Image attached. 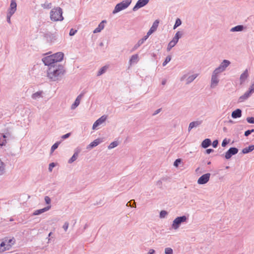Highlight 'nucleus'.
<instances>
[{
    "label": "nucleus",
    "mask_w": 254,
    "mask_h": 254,
    "mask_svg": "<svg viewBox=\"0 0 254 254\" xmlns=\"http://www.w3.org/2000/svg\"><path fill=\"white\" fill-rule=\"evenodd\" d=\"M182 24V21L180 19V18H177L176 20V22H175V23L174 25V27H173V29H175L176 28H177L178 27H179V26H180Z\"/></svg>",
    "instance_id": "obj_39"
},
{
    "label": "nucleus",
    "mask_w": 254,
    "mask_h": 254,
    "mask_svg": "<svg viewBox=\"0 0 254 254\" xmlns=\"http://www.w3.org/2000/svg\"><path fill=\"white\" fill-rule=\"evenodd\" d=\"M65 70L62 64H56L51 66L47 70L48 77L53 81L61 80Z\"/></svg>",
    "instance_id": "obj_1"
},
{
    "label": "nucleus",
    "mask_w": 254,
    "mask_h": 254,
    "mask_svg": "<svg viewBox=\"0 0 254 254\" xmlns=\"http://www.w3.org/2000/svg\"><path fill=\"white\" fill-rule=\"evenodd\" d=\"M148 37L145 35L142 39H140L137 43L134 45L132 49V51H133L139 48L148 39Z\"/></svg>",
    "instance_id": "obj_21"
},
{
    "label": "nucleus",
    "mask_w": 254,
    "mask_h": 254,
    "mask_svg": "<svg viewBox=\"0 0 254 254\" xmlns=\"http://www.w3.org/2000/svg\"><path fill=\"white\" fill-rule=\"evenodd\" d=\"M211 144V141L209 138H206L202 141L201 146L203 148H207Z\"/></svg>",
    "instance_id": "obj_28"
},
{
    "label": "nucleus",
    "mask_w": 254,
    "mask_h": 254,
    "mask_svg": "<svg viewBox=\"0 0 254 254\" xmlns=\"http://www.w3.org/2000/svg\"><path fill=\"white\" fill-rule=\"evenodd\" d=\"M138 55L137 54H135L132 55L129 61V64L131 65L132 64L136 63L138 61Z\"/></svg>",
    "instance_id": "obj_29"
},
{
    "label": "nucleus",
    "mask_w": 254,
    "mask_h": 254,
    "mask_svg": "<svg viewBox=\"0 0 254 254\" xmlns=\"http://www.w3.org/2000/svg\"><path fill=\"white\" fill-rule=\"evenodd\" d=\"M246 29V27L243 25H237L230 29L231 32H241Z\"/></svg>",
    "instance_id": "obj_27"
},
{
    "label": "nucleus",
    "mask_w": 254,
    "mask_h": 254,
    "mask_svg": "<svg viewBox=\"0 0 254 254\" xmlns=\"http://www.w3.org/2000/svg\"><path fill=\"white\" fill-rule=\"evenodd\" d=\"M161 111V109L160 108V109H158L157 110H156L154 113L153 114V116H155L156 115L158 114V113H159L160 112V111Z\"/></svg>",
    "instance_id": "obj_61"
},
{
    "label": "nucleus",
    "mask_w": 254,
    "mask_h": 254,
    "mask_svg": "<svg viewBox=\"0 0 254 254\" xmlns=\"http://www.w3.org/2000/svg\"><path fill=\"white\" fill-rule=\"evenodd\" d=\"M13 130L12 126H7L4 128L2 130V133H1V136L3 137V139L7 140V139L8 140L9 139L12 138Z\"/></svg>",
    "instance_id": "obj_5"
},
{
    "label": "nucleus",
    "mask_w": 254,
    "mask_h": 254,
    "mask_svg": "<svg viewBox=\"0 0 254 254\" xmlns=\"http://www.w3.org/2000/svg\"><path fill=\"white\" fill-rule=\"evenodd\" d=\"M239 150L236 147H230L228 150L225 153V158L226 159H229L233 155L238 153Z\"/></svg>",
    "instance_id": "obj_7"
},
{
    "label": "nucleus",
    "mask_w": 254,
    "mask_h": 254,
    "mask_svg": "<svg viewBox=\"0 0 254 254\" xmlns=\"http://www.w3.org/2000/svg\"><path fill=\"white\" fill-rule=\"evenodd\" d=\"M188 218L186 216L183 215L182 216L177 217L173 221L172 224V228L174 230H177L180 226L182 223L187 221Z\"/></svg>",
    "instance_id": "obj_4"
},
{
    "label": "nucleus",
    "mask_w": 254,
    "mask_h": 254,
    "mask_svg": "<svg viewBox=\"0 0 254 254\" xmlns=\"http://www.w3.org/2000/svg\"><path fill=\"white\" fill-rule=\"evenodd\" d=\"M44 199L46 204H50L51 203V199L48 196H46Z\"/></svg>",
    "instance_id": "obj_52"
},
{
    "label": "nucleus",
    "mask_w": 254,
    "mask_h": 254,
    "mask_svg": "<svg viewBox=\"0 0 254 254\" xmlns=\"http://www.w3.org/2000/svg\"><path fill=\"white\" fill-rule=\"evenodd\" d=\"M131 0H126L118 3L113 11V13L115 14L120 11L127 8L131 3Z\"/></svg>",
    "instance_id": "obj_3"
},
{
    "label": "nucleus",
    "mask_w": 254,
    "mask_h": 254,
    "mask_svg": "<svg viewBox=\"0 0 254 254\" xmlns=\"http://www.w3.org/2000/svg\"><path fill=\"white\" fill-rule=\"evenodd\" d=\"M149 2V0H138L135 5L132 8L133 11L137 10L139 8L146 5Z\"/></svg>",
    "instance_id": "obj_9"
},
{
    "label": "nucleus",
    "mask_w": 254,
    "mask_h": 254,
    "mask_svg": "<svg viewBox=\"0 0 254 254\" xmlns=\"http://www.w3.org/2000/svg\"><path fill=\"white\" fill-rule=\"evenodd\" d=\"M218 140L217 139L214 140L213 141V142L212 143V146L214 148H216L218 146Z\"/></svg>",
    "instance_id": "obj_56"
},
{
    "label": "nucleus",
    "mask_w": 254,
    "mask_h": 254,
    "mask_svg": "<svg viewBox=\"0 0 254 254\" xmlns=\"http://www.w3.org/2000/svg\"><path fill=\"white\" fill-rule=\"evenodd\" d=\"M254 150V145H250L248 147L244 148L243 149L242 152L243 154H247L249 152L253 151Z\"/></svg>",
    "instance_id": "obj_31"
},
{
    "label": "nucleus",
    "mask_w": 254,
    "mask_h": 254,
    "mask_svg": "<svg viewBox=\"0 0 254 254\" xmlns=\"http://www.w3.org/2000/svg\"><path fill=\"white\" fill-rule=\"evenodd\" d=\"M242 110L240 109H237L233 111L231 114V117L233 119L240 118L242 116Z\"/></svg>",
    "instance_id": "obj_25"
},
{
    "label": "nucleus",
    "mask_w": 254,
    "mask_h": 254,
    "mask_svg": "<svg viewBox=\"0 0 254 254\" xmlns=\"http://www.w3.org/2000/svg\"><path fill=\"white\" fill-rule=\"evenodd\" d=\"M68 225H69V223L67 222H65L64 223L63 228L64 229L65 232H66L67 231L68 227Z\"/></svg>",
    "instance_id": "obj_55"
},
{
    "label": "nucleus",
    "mask_w": 254,
    "mask_h": 254,
    "mask_svg": "<svg viewBox=\"0 0 254 254\" xmlns=\"http://www.w3.org/2000/svg\"><path fill=\"white\" fill-rule=\"evenodd\" d=\"M56 166V164L54 162L53 163H51L49 164V172H52V170H53V168L55 167Z\"/></svg>",
    "instance_id": "obj_51"
},
{
    "label": "nucleus",
    "mask_w": 254,
    "mask_h": 254,
    "mask_svg": "<svg viewBox=\"0 0 254 254\" xmlns=\"http://www.w3.org/2000/svg\"><path fill=\"white\" fill-rule=\"evenodd\" d=\"M80 151H81V149L80 148H79V147L76 148L74 149V153L73 155L68 160V163L69 164H71V163H73L74 161H75L77 159V158L78 156V154L80 152Z\"/></svg>",
    "instance_id": "obj_15"
},
{
    "label": "nucleus",
    "mask_w": 254,
    "mask_h": 254,
    "mask_svg": "<svg viewBox=\"0 0 254 254\" xmlns=\"http://www.w3.org/2000/svg\"><path fill=\"white\" fill-rule=\"evenodd\" d=\"M182 35L183 34L180 31H178L176 33L172 40L171 41L168 45L167 48V51H170L171 49L176 45V44L178 42L179 39L182 37Z\"/></svg>",
    "instance_id": "obj_6"
},
{
    "label": "nucleus",
    "mask_w": 254,
    "mask_h": 254,
    "mask_svg": "<svg viewBox=\"0 0 254 254\" xmlns=\"http://www.w3.org/2000/svg\"><path fill=\"white\" fill-rule=\"evenodd\" d=\"M210 177V173H206L201 177H200L197 180V183L199 185H204L206 184L209 180Z\"/></svg>",
    "instance_id": "obj_8"
},
{
    "label": "nucleus",
    "mask_w": 254,
    "mask_h": 254,
    "mask_svg": "<svg viewBox=\"0 0 254 254\" xmlns=\"http://www.w3.org/2000/svg\"><path fill=\"white\" fill-rule=\"evenodd\" d=\"M106 119L107 116H102L101 117H100L99 119L96 120L93 124V125L92 126V129H95L97 127L104 123L106 121Z\"/></svg>",
    "instance_id": "obj_11"
},
{
    "label": "nucleus",
    "mask_w": 254,
    "mask_h": 254,
    "mask_svg": "<svg viewBox=\"0 0 254 254\" xmlns=\"http://www.w3.org/2000/svg\"><path fill=\"white\" fill-rule=\"evenodd\" d=\"M41 6L44 9H50L52 7V3L46 1L44 3L41 4Z\"/></svg>",
    "instance_id": "obj_37"
},
{
    "label": "nucleus",
    "mask_w": 254,
    "mask_h": 254,
    "mask_svg": "<svg viewBox=\"0 0 254 254\" xmlns=\"http://www.w3.org/2000/svg\"><path fill=\"white\" fill-rule=\"evenodd\" d=\"M17 9V4L15 0H11L9 8L8 9V13L14 14Z\"/></svg>",
    "instance_id": "obj_17"
},
{
    "label": "nucleus",
    "mask_w": 254,
    "mask_h": 254,
    "mask_svg": "<svg viewBox=\"0 0 254 254\" xmlns=\"http://www.w3.org/2000/svg\"><path fill=\"white\" fill-rule=\"evenodd\" d=\"M251 93H249L248 91H247L245 93L240 97L239 100L240 102H243L246 100H247L251 95Z\"/></svg>",
    "instance_id": "obj_33"
},
{
    "label": "nucleus",
    "mask_w": 254,
    "mask_h": 254,
    "mask_svg": "<svg viewBox=\"0 0 254 254\" xmlns=\"http://www.w3.org/2000/svg\"><path fill=\"white\" fill-rule=\"evenodd\" d=\"M107 69V66H104L101 67L97 73V75L100 76L105 72Z\"/></svg>",
    "instance_id": "obj_38"
},
{
    "label": "nucleus",
    "mask_w": 254,
    "mask_h": 254,
    "mask_svg": "<svg viewBox=\"0 0 254 254\" xmlns=\"http://www.w3.org/2000/svg\"><path fill=\"white\" fill-rule=\"evenodd\" d=\"M4 171V166L3 163L0 160V175L3 174Z\"/></svg>",
    "instance_id": "obj_42"
},
{
    "label": "nucleus",
    "mask_w": 254,
    "mask_h": 254,
    "mask_svg": "<svg viewBox=\"0 0 254 254\" xmlns=\"http://www.w3.org/2000/svg\"><path fill=\"white\" fill-rule=\"evenodd\" d=\"M63 10L60 7H54L50 11V19L53 21H63Z\"/></svg>",
    "instance_id": "obj_2"
},
{
    "label": "nucleus",
    "mask_w": 254,
    "mask_h": 254,
    "mask_svg": "<svg viewBox=\"0 0 254 254\" xmlns=\"http://www.w3.org/2000/svg\"><path fill=\"white\" fill-rule=\"evenodd\" d=\"M44 38L46 39L47 42L50 43H53L56 40V35L50 32L45 34Z\"/></svg>",
    "instance_id": "obj_13"
},
{
    "label": "nucleus",
    "mask_w": 254,
    "mask_h": 254,
    "mask_svg": "<svg viewBox=\"0 0 254 254\" xmlns=\"http://www.w3.org/2000/svg\"><path fill=\"white\" fill-rule=\"evenodd\" d=\"M246 120L250 124H254V117H248Z\"/></svg>",
    "instance_id": "obj_49"
},
{
    "label": "nucleus",
    "mask_w": 254,
    "mask_h": 254,
    "mask_svg": "<svg viewBox=\"0 0 254 254\" xmlns=\"http://www.w3.org/2000/svg\"><path fill=\"white\" fill-rule=\"evenodd\" d=\"M218 75L212 73L211 79V87L214 88L219 83Z\"/></svg>",
    "instance_id": "obj_16"
},
{
    "label": "nucleus",
    "mask_w": 254,
    "mask_h": 254,
    "mask_svg": "<svg viewBox=\"0 0 254 254\" xmlns=\"http://www.w3.org/2000/svg\"><path fill=\"white\" fill-rule=\"evenodd\" d=\"M42 61L46 65L50 66V67L54 64H56L52 55L43 58Z\"/></svg>",
    "instance_id": "obj_10"
},
{
    "label": "nucleus",
    "mask_w": 254,
    "mask_h": 254,
    "mask_svg": "<svg viewBox=\"0 0 254 254\" xmlns=\"http://www.w3.org/2000/svg\"><path fill=\"white\" fill-rule=\"evenodd\" d=\"M173 251L171 248H166L165 249V254H173Z\"/></svg>",
    "instance_id": "obj_45"
},
{
    "label": "nucleus",
    "mask_w": 254,
    "mask_h": 254,
    "mask_svg": "<svg viewBox=\"0 0 254 254\" xmlns=\"http://www.w3.org/2000/svg\"><path fill=\"white\" fill-rule=\"evenodd\" d=\"M83 96V93H81L79 94L77 98H76L74 102L72 104L71 106V109L73 110L75 109L80 104V100L82 96Z\"/></svg>",
    "instance_id": "obj_22"
},
{
    "label": "nucleus",
    "mask_w": 254,
    "mask_h": 254,
    "mask_svg": "<svg viewBox=\"0 0 254 254\" xmlns=\"http://www.w3.org/2000/svg\"><path fill=\"white\" fill-rule=\"evenodd\" d=\"M229 61L224 60L218 66L223 71H224L226 68L230 64Z\"/></svg>",
    "instance_id": "obj_23"
},
{
    "label": "nucleus",
    "mask_w": 254,
    "mask_h": 254,
    "mask_svg": "<svg viewBox=\"0 0 254 254\" xmlns=\"http://www.w3.org/2000/svg\"><path fill=\"white\" fill-rule=\"evenodd\" d=\"M61 143V141H57L52 145L51 149V153H53L58 147Z\"/></svg>",
    "instance_id": "obj_36"
},
{
    "label": "nucleus",
    "mask_w": 254,
    "mask_h": 254,
    "mask_svg": "<svg viewBox=\"0 0 254 254\" xmlns=\"http://www.w3.org/2000/svg\"><path fill=\"white\" fill-rule=\"evenodd\" d=\"M118 145V142L117 141H113L110 144L108 148L109 149H111L115 148Z\"/></svg>",
    "instance_id": "obj_41"
},
{
    "label": "nucleus",
    "mask_w": 254,
    "mask_h": 254,
    "mask_svg": "<svg viewBox=\"0 0 254 254\" xmlns=\"http://www.w3.org/2000/svg\"><path fill=\"white\" fill-rule=\"evenodd\" d=\"M168 212L165 210H161L160 212V215L159 217L161 218H163L166 217V216L167 215Z\"/></svg>",
    "instance_id": "obj_44"
},
{
    "label": "nucleus",
    "mask_w": 254,
    "mask_h": 254,
    "mask_svg": "<svg viewBox=\"0 0 254 254\" xmlns=\"http://www.w3.org/2000/svg\"><path fill=\"white\" fill-rule=\"evenodd\" d=\"M42 91H38L32 95V98L34 100H37L42 97Z\"/></svg>",
    "instance_id": "obj_34"
},
{
    "label": "nucleus",
    "mask_w": 254,
    "mask_h": 254,
    "mask_svg": "<svg viewBox=\"0 0 254 254\" xmlns=\"http://www.w3.org/2000/svg\"><path fill=\"white\" fill-rule=\"evenodd\" d=\"M171 58H172L171 56L170 55L167 56L165 61L163 63V64H162L163 66H165L171 60Z\"/></svg>",
    "instance_id": "obj_43"
},
{
    "label": "nucleus",
    "mask_w": 254,
    "mask_h": 254,
    "mask_svg": "<svg viewBox=\"0 0 254 254\" xmlns=\"http://www.w3.org/2000/svg\"><path fill=\"white\" fill-rule=\"evenodd\" d=\"M155 252L153 249H150L147 254H154Z\"/></svg>",
    "instance_id": "obj_63"
},
{
    "label": "nucleus",
    "mask_w": 254,
    "mask_h": 254,
    "mask_svg": "<svg viewBox=\"0 0 254 254\" xmlns=\"http://www.w3.org/2000/svg\"><path fill=\"white\" fill-rule=\"evenodd\" d=\"M166 82H167V80L166 79L163 80L162 81V83H161L162 85H165L166 83Z\"/></svg>",
    "instance_id": "obj_64"
},
{
    "label": "nucleus",
    "mask_w": 254,
    "mask_h": 254,
    "mask_svg": "<svg viewBox=\"0 0 254 254\" xmlns=\"http://www.w3.org/2000/svg\"><path fill=\"white\" fill-rule=\"evenodd\" d=\"M248 91L251 94L254 92V83L250 86Z\"/></svg>",
    "instance_id": "obj_54"
},
{
    "label": "nucleus",
    "mask_w": 254,
    "mask_h": 254,
    "mask_svg": "<svg viewBox=\"0 0 254 254\" xmlns=\"http://www.w3.org/2000/svg\"><path fill=\"white\" fill-rule=\"evenodd\" d=\"M188 77V74H185L184 75H183L180 78V80L181 81H184L186 78H187Z\"/></svg>",
    "instance_id": "obj_58"
},
{
    "label": "nucleus",
    "mask_w": 254,
    "mask_h": 254,
    "mask_svg": "<svg viewBox=\"0 0 254 254\" xmlns=\"http://www.w3.org/2000/svg\"><path fill=\"white\" fill-rule=\"evenodd\" d=\"M71 135V133H66L65 134H64L62 136V138L63 139H66L67 138H68Z\"/></svg>",
    "instance_id": "obj_57"
},
{
    "label": "nucleus",
    "mask_w": 254,
    "mask_h": 254,
    "mask_svg": "<svg viewBox=\"0 0 254 254\" xmlns=\"http://www.w3.org/2000/svg\"><path fill=\"white\" fill-rule=\"evenodd\" d=\"M3 242L5 244V248H8V250H9L12 245L15 243V239L13 238L12 239L5 238Z\"/></svg>",
    "instance_id": "obj_18"
},
{
    "label": "nucleus",
    "mask_w": 254,
    "mask_h": 254,
    "mask_svg": "<svg viewBox=\"0 0 254 254\" xmlns=\"http://www.w3.org/2000/svg\"><path fill=\"white\" fill-rule=\"evenodd\" d=\"M106 20H102L101 22H100V24L98 25V27L94 29V30L93 31V33H97L101 32V31L103 30L104 28V23H106Z\"/></svg>",
    "instance_id": "obj_26"
},
{
    "label": "nucleus",
    "mask_w": 254,
    "mask_h": 254,
    "mask_svg": "<svg viewBox=\"0 0 254 254\" xmlns=\"http://www.w3.org/2000/svg\"><path fill=\"white\" fill-rule=\"evenodd\" d=\"M223 72L219 67L216 68L213 71V73L219 75L220 73Z\"/></svg>",
    "instance_id": "obj_47"
},
{
    "label": "nucleus",
    "mask_w": 254,
    "mask_h": 254,
    "mask_svg": "<svg viewBox=\"0 0 254 254\" xmlns=\"http://www.w3.org/2000/svg\"><path fill=\"white\" fill-rule=\"evenodd\" d=\"M213 151H214V150L213 149H211V148L207 149L205 150L206 153H207V154H210V153L213 152Z\"/></svg>",
    "instance_id": "obj_60"
},
{
    "label": "nucleus",
    "mask_w": 254,
    "mask_h": 254,
    "mask_svg": "<svg viewBox=\"0 0 254 254\" xmlns=\"http://www.w3.org/2000/svg\"><path fill=\"white\" fill-rule=\"evenodd\" d=\"M13 14H11V13H7V15H6V21L7 22L9 23V24H11V20H10V18L11 17V16L13 15Z\"/></svg>",
    "instance_id": "obj_48"
},
{
    "label": "nucleus",
    "mask_w": 254,
    "mask_h": 254,
    "mask_svg": "<svg viewBox=\"0 0 254 254\" xmlns=\"http://www.w3.org/2000/svg\"><path fill=\"white\" fill-rule=\"evenodd\" d=\"M56 64H58V62H60L63 60L64 54L62 52H58L52 55Z\"/></svg>",
    "instance_id": "obj_14"
},
{
    "label": "nucleus",
    "mask_w": 254,
    "mask_h": 254,
    "mask_svg": "<svg viewBox=\"0 0 254 254\" xmlns=\"http://www.w3.org/2000/svg\"><path fill=\"white\" fill-rule=\"evenodd\" d=\"M126 206L135 208L136 207V204L133 200H131L127 203Z\"/></svg>",
    "instance_id": "obj_40"
},
{
    "label": "nucleus",
    "mask_w": 254,
    "mask_h": 254,
    "mask_svg": "<svg viewBox=\"0 0 254 254\" xmlns=\"http://www.w3.org/2000/svg\"><path fill=\"white\" fill-rule=\"evenodd\" d=\"M230 139L227 140L226 138L224 139L222 142V146L225 147L229 143Z\"/></svg>",
    "instance_id": "obj_50"
},
{
    "label": "nucleus",
    "mask_w": 254,
    "mask_h": 254,
    "mask_svg": "<svg viewBox=\"0 0 254 254\" xmlns=\"http://www.w3.org/2000/svg\"><path fill=\"white\" fill-rule=\"evenodd\" d=\"M8 250V248H5V244L2 241L0 243V253Z\"/></svg>",
    "instance_id": "obj_35"
},
{
    "label": "nucleus",
    "mask_w": 254,
    "mask_h": 254,
    "mask_svg": "<svg viewBox=\"0 0 254 254\" xmlns=\"http://www.w3.org/2000/svg\"><path fill=\"white\" fill-rule=\"evenodd\" d=\"M251 133H250V130H246L245 133H244V135L245 136L247 137L250 134H251Z\"/></svg>",
    "instance_id": "obj_62"
},
{
    "label": "nucleus",
    "mask_w": 254,
    "mask_h": 254,
    "mask_svg": "<svg viewBox=\"0 0 254 254\" xmlns=\"http://www.w3.org/2000/svg\"><path fill=\"white\" fill-rule=\"evenodd\" d=\"M202 123V120H197L190 123L189 126L188 130L190 131L191 129L194 127H197L199 126Z\"/></svg>",
    "instance_id": "obj_19"
},
{
    "label": "nucleus",
    "mask_w": 254,
    "mask_h": 254,
    "mask_svg": "<svg viewBox=\"0 0 254 254\" xmlns=\"http://www.w3.org/2000/svg\"><path fill=\"white\" fill-rule=\"evenodd\" d=\"M7 143L6 139H3L1 143H0V146H5Z\"/></svg>",
    "instance_id": "obj_59"
},
{
    "label": "nucleus",
    "mask_w": 254,
    "mask_h": 254,
    "mask_svg": "<svg viewBox=\"0 0 254 254\" xmlns=\"http://www.w3.org/2000/svg\"><path fill=\"white\" fill-rule=\"evenodd\" d=\"M198 74L195 73L188 76L186 79V84H189L192 82L197 76Z\"/></svg>",
    "instance_id": "obj_30"
},
{
    "label": "nucleus",
    "mask_w": 254,
    "mask_h": 254,
    "mask_svg": "<svg viewBox=\"0 0 254 254\" xmlns=\"http://www.w3.org/2000/svg\"><path fill=\"white\" fill-rule=\"evenodd\" d=\"M159 23V20H158V19L156 20L153 22L152 26L151 27V28H150L149 31L147 32L146 36H147L148 37H149V36L151 34H152L154 32H155L156 30L157 27H158Z\"/></svg>",
    "instance_id": "obj_12"
},
{
    "label": "nucleus",
    "mask_w": 254,
    "mask_h": 254,
    "mask_svg": "<svg viewBox=\"0 0 254 254\" xmlns=\"http://www.w3.org/2000/svg\"><path fill=\"white\" fill-rule=\"evenodd\" d=\"M102 141L101 138H97L91 142L86 147L87 149H91L99 145Z\"/></svg>",
    "instance_id": "obj_20"
},
{
    "label": "nucleus",
    "mask_w": 254,
    "mask_h": 254,
    "mask_svg": "<svg viewBox=\"0 0 254 254\" xmlns=\"http://www.w3.org/2000/svg\"><path fill=\"white\" fill-rule=\"evenodd\" d=\"M248 75H248V70L246 69L240 75V80L241 81V83H242L243 82H244L245 81V80L248 78Z\"/></svg>",
    "instance_id": "obj_32"
},
{
    "label": "nucleus",
    "mask_w": 254,
    "mask_h": 254,
    "mask_svg": "<svg viewBox=\"0 0 254 254\" xmlns=\"http://www.w3.org/2000/svg\"><path fill=\"white\" fill-rule=\"evenodd\" d=\"M182 162V159L180 158L177 159L174 162V166L176 167H178L180 164Z\"/></svg>",
    "instance_id": "obj_46"
},
{
    "label": "nucleus",
    "mask_w": 254,
    "mask_h": 254,
    "mask_svg": "<svg viewBox=\"0 0 254 254\" xmlns=\"http://www.w3.org/2000/svg\"><path fill=\"white\" fill-rule=\"evenodd\" d=\"M77 30H75V29H73V28H71L70 30V31H69V35L71 36H73L75 34V33L77 32Z\"/></svg>",
    "instance_id": "obj_53"
},
{
    "label": "nucleus",
    "mask_w": 254,
    "mask_h": 254,
    "mask_svg": "<svg viewBox=\"0 0 254 254\" xmlns=\"http://www.w3.org/2000/svg\"><path fill=\"white\" fill-rule=\"evenodd\" d=\"M51 208V206L50 205L47 206L46 207H45L42 209L36 210L33 212V215H40V214H42V213H44V212L49 210Z\"/></svg>",
    "instance_id": "obj_24"
}]
</instances>
